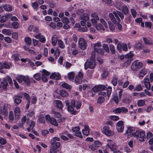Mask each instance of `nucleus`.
<instances>
[{
  "label": "nucleus",
  "mask_w": 153,
  "mask_h": 153,
  "mask_svg": "<svg viewBox=\"0 0 153 153\" xmlns=\"http://www.w3.org/2000/svg\"><path fill=\"white\" fill-rule=\"evenodd\" d=\"M59 94L61 96L63 97H66L68 95V92L64 90L59 91L58 92V94Z\"/></svg>",
  "instance_id": "28"
},
{
  "label": "nucleus",
  "mask_w": 153,
  "mask_h": 153,
  "mask_svg": "<svg viewBox=\"0 0 153 153\" xmlns=\"http://www.w3.org/2000/svg\"><path fill=\"white\" fill-rule=\"evenodd\" d=\"M80 18L82 20L87 21L89 19V15L87 13H84L80 16Z\"/></svg>",
  "instance_id": "29"
},
{
  "label": "nucleus",
  "mask_w": 153,
  "mask_h": 153,
  "mask_svg": "<svg viewBox=\"0 0 153 153\" xmlns=\"http://www.w3.org/2000/svg\"><path fill=\"white\" fill-rule=\"evenodd\" d=\"M107 146L112 151H114L117 148V146L112 140L108 139L107 140Z\"/></svg>",
  "instance_id": "6"
},
{
  "label": "nucleus",
  "mask_w": 153,
  "mask_h": 153,
  "mask_svg": "<svg viewBox=\"0 0 153 153\" xmlns=\"http://www.w3.org/2000/svg\"><path fill=\"white\" fill-rule=\"evenodd\" d=\"M112 91V88L111 86H108L107 91V94L108 98L110 97Z\"/></svg>",
  "instance_id": "53"
},
{
  "label": "nucleus",
  "mask_w": 153,
  "mask_h": 153,
  "mask_svg": "<svg viewBox=\"0 0 153 153\" xmlns=\"http://www.w3.org/2000/svg\"><path fill=\"white\" fill-rule=\"evenodd\" d=\"M57 36L56 35H54L52 38V44L54 46H55L57 43Z\"/></svg>",
  "instance_id": "34"
},
{
  "label": "nucleus",
  "mask_w": 153,
  "mask_h": 153,
  "mask_svg": "<svg viewBox=\"0 0 153 153\" xmlns=\"http://www.w3.org/2000/svg\"><path fill=\"white\" fill-rule=\"evenodd\" d=\"M68 79L71 80L74 79L75 76V74L74 72H71L68 74Z\"/></svg>",
  "instance_id": "40"
},
{
  "label": "nucleus",
  "mask_w": 153,
  "mask_h": 153,
  "mask_svg": "<svg viewBox=\"0 0 153 153\" xmlns=\"http://www.w3.org/2000/svg\"><path fill=\"white\" fill-rule=\"evenodd\" d=\"M143 66V64L141 62H138L137 60H135L132 63L131 69L132 70L135 71L141 68Z\"/></svg>",
  "instance_id": "4"
},
{
  "label": "nucleus",
  "mask_w": 153,
  "mask_h": 153,
  "mask_svg": "<svg viewBox=\"0 0 153 153\" xmlns=\"http://www.w3.org/2000/svg\"><path fill=\"white\" fill-rule=\"evenodd\" d=\"M135 132L133 128L129 127L126 132V134L127 135V137L129 138L133 136L134 137Z\"/></svg>",
  "instance_id": "18"
},
{
  "label": "nucleus",
  "mask_w": 153,
  "mask_h": 153,
  "mask_svg": "<svg viewBox=\"0 0 153 153\" xmlns=\"http://www.w3.org/2000/svg\"><path fill=\"white\" fill-rule=\"evenodd\" d=\"M147 73V70L146 69H143L141 70L139 72V76L140 77L143 78Z\"/></svg>",
  "instance_id": "32"
},
{
  "label": "nucleus",
  "mask_w": 153,
  "mask_h": 153,
  "mask_svg": "<svg viewBox=\"0 0 153 153\" xmlns=\"http://www.w3.org/2000/svg\"><path fill=\"white\" fill-rule=\"evenodd\" d=\"M113 13L117 19L119 21L120 20L119 17H120L121 19H123L124 18L123 15L120 11H114L113 12Z\"/></svg>",
  "instance_id": "20"
},
{
  "label": "nucleus",
  "mask_w": 153,
  "mask_h": 153,
  "mask_svg": "<svg viewBox=\"0 0 153 153\" xmlns=\"http://www.w3.org/2000/svg\"><path fill=\"white\" fill-rule=\"evenodd\" d=\"M51 52L52 54L54 53V55L56 58L59 55L60 51L59 49L58 48L56 49L55 51L54 49L52 48L51 49Z\"/></svg>",
  "instance_id": "27"
},
{
  "label": "nucleus",
  "mask_w": 153,
  "mask_h": 153,
  "mask_svg": "<svg viewBox=\"0 0 153 153\" xmlns=\"http://www.w3.org/2000/svg\"><path fill=\"white\" fill-rule=\"evenodd\" d=\"M24 77V76L21 75H18L16 78L19 83H22L23 81V78Z\"/></svg>",
  "instance_id": "49"
},
{
  "label": "nucleus",
  "mask_w": 153,
  "mask_h": 153,
  "mask_svg": "<svg viewBox=\"0 0 153 153\" xmlns=\"http://www.w3.org/2000/svg\"><path fill=\"white\" fill-rule=\"evenodd\" d=\"M122 10L123 13L125 15H127L128 13V9L126 5H123L122 6Z\"/></svg>",
  "instance_id": "33"
},
{
  "label": "nucleus",
  "mask_w": 153,
  "mask_h": 153,
  "mask_svg": "<svg viewBox=\"0 0 153 153\" xmlns=\"http://www.w3.org/2000/svg\"><path fill=\"white\" fill-rule=\"evenodd\" d=\"M78 44L79 47L83 50L86 48L87 44L85 40L82 38L81 37L79 39Z\"/></svg>",
  "instance_id": "8"
},
{
  "label": "nucleus",
  "mask_w": 153,
  "mask_h": 153,
  "mask_svg": "<svg viewBox=\"0 0 153 153\" xmlns=\"http://www.w3.org/2000/svg\"><path fill=\"white\" fill-rule=\"evenodd\" d=\"M23 81L27 85H29L30 83L29 77L28 76H24Z\"/></svg>",
  "instance_id": "47"
},
{
  "label": "nucleus",
  "mask_w": 153,
  "mask_h": 153,
  "mask_svg": "<svg viewBox=\"0 0 153 153\" xmlns=\"http://www.w3.org/2000/svg\"><path fill=\"white\" fill-rule=\"evenodd\" d=\"M101 131L103 134L108 136H112L114 134V132L111 131L109 126H105L103 127Z\"/></svg>",
  "instance_id": "3"
},
{
  "label": "nucleus",
  "mask_w": 153,
  "mask_h": 153,
  "mask_svg": "<svg viewBox=\"0 0 153 153\" xmlns=\"http://www.w3.org/2000/svg\"><path fill=\"white\" fill-rule=\"evenodd\" d=\"M25 41L26 44L28 46H30L31 43V39L30 37H27L25 38Z\"/></svg>",
  "instance_id": "46"
},
{
  "label": "nucleus",
  "mask_w": 153,
  "mask_h": 153,
  "mask_svg": "<svg viewBox=\"0 0 153 153\" xmlns=\"http://www.w3.org/2000/svg\"><path fill=\"white\" fill-rule=\"evenodd\" d=\"M100 22L102 24L104 27L106 29L108 27V25L105 21V20L102 18H101L100 19Z\"/></svg>",
  "instance_id": "55"
},
{
  "label": "nucleus",
  "mask_w": 153,
  "mask_h": 153,
  "mask_svg": "<svg viewBox=\"0 0 153 153\" xmlns=\"http://www.w3.org/2000/svg\"><path fill=\"white\" fill-rule=\"evenodd\" d=\"M116 128L118 132H122L124 128L123 121L121 120L118 121L116 124Z\"/></svg>",
  "instance_id": "12"
},
{
  "label": "nucleus",
  "mask_w": 153,
  "mask_h": 153,
  "mask_svg": "<svg viewBox=\"0 0 153 153\" xmlns=\"http://www.w3.org/2000/svg\"><path fill=\"white\" fill-rule=\"evenodd\" d=\"M8 105L7 104L0 103V114H5L7 112Z\"/></svg>",
  "instance_id": "13"
},
{
  "label": "nucleus",
  "mask_w": 153,
  "mask_h": 153,
  "mask_svg": "<svg viewBox=\"0 0 153 153\" xmlns=\"http://www.w3.org/2000/svg\"><path fill=\"white\" fill-rule=\"evenodd\" d=\"M35 123L33 121H31L30 122V127L27 128V129L28 131H30L31 130L33 129Z\"/></svg>",
  "instance_id": "57"
},
{
  "label": "nucleus",
  "mask_w": 153,
  "mask_h": 153,
  "mask_svg": "<svg viewBox=\"0 0 153 153\" xmlns=\"http://www.w3.org/2000/svg\"><path fill=\"white\" fill-rule=\"evenodd\" d=\"M4 10L7 12H10L12 10V6L8 4H5L3 6Z\"/></svg>",
  "instance_id": "36"
},
{
  "label": "nucleus",
  "mask_w": 153,
  "mask_h": 153,
  "mask_svg": "<svg viewBox=\"0 0 153 153\" xmlns=\"http://www.w3.org/2000/svg\"><path fill=\"white\" fill-rule=\"evenodd\" d=\"M19 55L17 53H14L12 55L11 58L15 61H18L19 60Z\"/></svg>",
  "instance_id": "39"
},
{
  "label": "nucleus",
  "mask_w": 153,
  "mask_h": 153,
  "mask_svg": "<svg viewBox=\"0 0 153 153\" xmlns=\"http://www.w3.org/2000/svg\"><path fill=\"white\" fill-rule=\"evenodd\" d=\"M101 143L98 140L95 141L93 144L89 146V147L92 150L94 151L96 148H98L102 146Z\"/></svg>",
  "instance_id": "17"
},
{
  "label": "nucleus",
  "mask_w": 153,
  "mask_h": 153,
  "mask_svg": "<svg viewBox=\"0 0 153 153\" xmlns=\"http://www.w3.org/2000/svg\"><path fill=\"white\" fill-rule=\"evenodd\" d=\"M117 78L116 77H114L112 78L111 81V82L113 85L115 86L117 84Z\"/></svg>",
  "instance_id": "56"
},
{
  "label": "nucleus",
  "mask_w": 153,
  "mask_h": 153,
  "mask_svg": "<svg viewBox=\"0 0 153 153\" xmlns=\"http://www.w3.org/2000/svg\"><path fill=\"white\" fill-rule=\"evenodd\" d=\"M11 15V14L9 13L5 15L2 16L1 18V21L3 22H6L10 18Z\"/></svg>",
  "instance_id": "24"
},
{
  "label": "nucleus",
  "mask_w": 153,
  "mask_h": 153,
  "mask_svg": "<svg viewBox=\"0 0 153 153\" xmlns=\"http://www.w3.org/2000/svg\"><path fill=\"white\" fill-rule=\"evenodd\" d=\"M95 65L94 56L93 55L89 60H88L85 63L84 65L85 69L87 70L88 68L93 69L94 68Z\"/></svg>",
  "instance_id": "1"
},
{
  "label": "nucleus",
  "mask_w": 153,
  "mask_h": 153,
  "mask_svg": "<svg viewBox=\"0 0 153 153\" xmlns=\"http://www.w3.org/2000/svg\"><path fill=\"white\" fill-rule=\"evenodd\" d=\"M14 111L15 114V118L16 119H18L21 114V111L20 108L18 107H16Z\"/></svg>",
  "instance_id": "21"
},
{
  "label": "nucleus",
  "mask_w": 153,
  "mask_h": 153,
  "mask_svg": "<svg viewBox=\"0 0 153 153\" xmlns=\"http://www.w3.org/2000/svg\"><path fill=\"white\" fill-rule=\"evenodd\" d=\"M1 88L2 87V88L4 90L7 89L8 84L5 78H3L2 81L1 82Z\"/></svg>",
  "instance_id": "25"
},
{
  "label": "nucleus",
  "mask_w": 153,
  "mask_h": 153,
  "mask_svg": "<svg viewBox=\"0 0 153 153\" xmlns=\"http://www.w3.org/2000/svg\"><path fill=\"white\" fill-rule=\"evenodd\" d=\"M113 99L114 101L117 104L119 102V99L117 94H114L113 96Z\"/></svg>",
  "instance_id": "52"
},
{
  "label": "nucleus",
  "mask_w": 153,
  "mask_h": 153,
  "mask_svg": "<svg viewBox=\"0 0 153 153\" xmlns=\"http://www.w3.org/2000/svg\"><path fill=\"white\" fill-rule=\"evenodd\" d=\"M123 3L120 1H115L114 4V6L119 10L123 6Z\"/></svg>",
  "instance_id": "23"
},
{
  "label": "nucleus",
  "mask_w": 153,
  "mask_h": 153,
  "mask_svg": "<svg viewBox=\"0 0 153 153\" xmlns=\"http://www.w3.org/2000/svg\"><path fill=\"white\" fill-rule=\"evenodd\" d=\"M110 118L112 120L114 121H117L119 119V117L117 116L112 115L111 116Z\"/></svg>",
  "instance_id": "61"
},
{
  "label": "nucleus",
  "mask_w": 153,
  "mask_h": 153,
  "mask_svg": "<svg viewBox=\"0 0 153 153\" xmlns=\"http://www.w3.org/2000/svg\"><path fill=\"white\" fill-rule=\"evenodd\" d=\"M127 108L125 107H119L114 109L113 111L115 114H118L120 113H126L128 111Z\"/></svg>",
  "instance_id": "15"
},
{
  "label": "nucleus",
  "mask_w": 153,
  "mask_h": 153,
  "mask_svg": "<svg viewBox=\"0 0 153 153\" xmlns=\"http://www.w3.org/2000/svg\"><path fill=\"white\" fill-rule=\"evenodd\" d=\"M57 148L56 147L52 146L51 148L50 149V153H56L57 152Z\"/></svg>",
  "instance_id": "62"
},
{
  "label": "nucleus",
  "mask_w": 153,
  "mask_h": 153,
  "mask_svg": "<svg viewBox=\"0 0 153 153\" xmlns=\"http://www.w3.org/2000/svg\"><path fill=\"white\" fill-rule=\"evenodd\" d=\"M79 125L84 127V128L82 130V134L86 136H88L89 134L90 130L88 126L85 124H83L82 123H80Z\"/></svg>",
  "instance_id": "14"
},
{
  "label": "nucleus",
  "mask_w": 153,
  "mask_h": 153,
  "mask_svg": "<svg viewBox=\"0 0 153 153\" xmlns=\"http://www.w3.org/2000/svg\"><path fill=\"white\" fill-rule=\"evenodd\" d=\"M143 39L145 43L148 44H151L153 43L152 41L149 38L143 37Z\"/></svg>",
  "instance_id": "44"
},
{
  "label": "nucleus",
  "mask_w": 153,
  "mask_h": 153,
  "mask_svg": "<svg viewBox=\"0 0 153 153\" xmlns=\"http://www.w3.org/2000/svg\"><path fill=\"white\" fill-rule=\"evenodd\" d=\"M50 77L52 79L58 80L60 79L61 76L59 73L54 72L51 75Z\"/></svg>",
  "instance_id": "22"
},
{
  "label": "nucleus",
  "mask_w": 153,
  "mask_h": 153,
  "mask_svg": "<svg viewBox=\"0 0 153 153\" xmlns=\"http://www.w3.org/2000/svg\"><path fill=\"white\" fill-rule=\"evenodd\" d=\"M109 16L113 23H115L116 22V19L112 13H110L109 14Z\"/></svg>",
  "instance_id": "59"
},
{
  "label": "nucleus",
  "mask_w": 153,
  "mask_h": 153,
  "mask_svg": "<svg viewBox=\"0 0 153 153\" xmlns=\"http://www.w3.org/2000/svg\"><path fill=\"white\" fill-rule=\"evenodd\" d=\"M66 105L67 107V110L68 112H70L71 114H76L77 111L74 110V108L72 106V105L70 104V102H69L68 100H66L65 101Z\"/></svg>",
  "instance_id": "10"
},
{
  "label": "nucleus",
  "mask_w": 153,
  "mask_h": 153,
  "mask_svg": "<svg viewBox=\"0 0 153 153\" xmlns=\"http://www.w3.org/2000/svg\"><path fill=\"white\" fill-rule=\"evenodd\" d=\"M41 74L39 73H36L33 75L34 78L37 80H39L41 79Z\"/></svg>",
  "instance_id": "51"
},
{
  "label": "nucleus",
  "mask_w": 153,
  "mask_h": 153,
  "mask_svg": "<svg viewBox=\"0 0 153 153\" xmlns=\"http://www.w3.org/2000/svg\"><path fill=\"white\" fill-rule=\"evenodd\" d=\"M94 51L98 53L102 54L103 53V51L101 48V44L100 42L94 44Z\"/></svg>",
  "instance_id": "7"
},
{
  "label": "nucleus",
  "mask_w": 153,
  "mask_h": 153,
  "mask_svg": "<svg viewBox=\"0 0 153 153\" xmlns=\"http://www.w3.org/2000/svg\"><path fill=\"white\" fill-rule=\"evenodd\" d=\"M144 83L145 87L148 89H149L151 88V85L149 82L148 78L145 77L143 81Z\"/></svg>",
  "instance_id": "26"
},
{
  "label": "nucleus",
  "mask_w": 153,
  "mask_h": 153,
  "mask_svg": "<svg viewBox=\"0 0 153 153\" xmlns=\"http://www.w3.org/2000/svg\"><path fill=\"white\" fill-rule=\"evenodd\" d=\"M145 104V101L142 100H139L137 102V104L139 106H141L144 105Z\"/></svg>",
  "instance_id": "54"
},
{
  "label": "nucleus",
  "mask_w": 153,
  "mask_h": 153,
  "mask_svg": "<svg viewBox=\"0 0 153 153\" xmlns=\"http://www.w3.org/2000/svg\"><path fill=\"white\" fill-rule=\"evenodd\" d=\"M58 45L61 49H64L65 47L63 42L61 39L58 40Z\"/></svg>",
  "instance_id": "42"
},
{
  "label": "nucleus",
  "mask_w": 153,
  "mask_h": 153,
  "mask_svg": "<svg viewBox=\"0 0 153 153\" xmlns=\"http://www.w3.org/2000/svg\"><path fill=\"white\" fill-rule=\"evenodd\" d=\"M102 47L106 52L107 53L109 52V51L108 45L106 44H104L102 45Z\"/></svg>",
  "instance_id": "64"
},
{
  "label": "nucleus",
  "mask_w": 153,
  "mask_h": 153,
  "mask_svg": "<svg viewBox=\"0 0 153 153\" xmlns=\"http://www.w3.org/2000/svg\"><path fill=\"white\" fill-rule=\"evenodd\" d=\"M21 61L23 62H28V63L32 66H33L34 65V63L31 62L28 58H22L21 59Z\"/></svg>",
  "instance_id": "31"
},
{
  "label": "nucleus",
  "mask_w": 153,
  "mask_h": 153,
  "mask_svg": "<svg viewBox=\"0 0 153 153\" xmlns=\"http://www.w3.org/2000/svg\"><path fill=\"white\" fill-rule=\"evenodd\" d=\"M95 27L98 30H105V27H104L103 25L101 23L95 24Z\"/></svg>",
  "instance_id": "30"
},
{
  "label": "nucleus",
  "mask_w": 153,
  "mask_h": 153,
  "mask_svg": "<svg viewBox=\"0 0 153 153\" xmlns=\"http://www.w3.org/2000/svg\"><path fill=\"white\" fill-rule=\"evenodd\" d=\"M98 86L100 91H101L104 90L105 88H106L107 85H98Z\"/></svg>",
  "instance_id": "58"
},
{
  "label": "nucleus",
  "mask_w": 153,
  "mask_h": 153,
  "mask_svg": "<svg viewBox=\"0 0 153 153\" xmlns=\"http://www.w3.org/2000/svg\"><path fill=\"white\" fill-rule=\"evenodd\" d=\"M60 84L62 87L67 89H70L71 88V85L65 82H62L60 83Z\"/></svg>",
  "instance_id": "38"
},
{
  "label": "nucleus",
  "mask_w": 153,
  "mask_h": 153,
  "mask_svg": "<svg viewBox=\"0 0 153 153\" xmlns=\"http://www.w3.org/2000/svg\"><path fill=\"white\" fill-rule=\"evenodd\" d=\"M91 21L93 24H95L97 22V21L99 20V18L96 12L92 13L91 15Z\"/></svg>",
  "instance_id": "16"
},
{
  "label": "nucleus",
  "mask_w": 153,
  "mask_h": 153,
  "mask_svg": "<svg viewBox=\"0 0 153 153\" xmlns=\"http://www.w3.org/2000/svg\"><path fill=\"white\" fill-rule=\"evenodd\" d=\"M70 104L72 105L74 107H76L78 110L81 107V104L80 102L78 101H75L74 100H72L70 102Z\"/></svg>",
  "instance_id": "19"
},
{
  "label": "nucleus",
  "mask_w": 153,
  "mask_h": 153,
  "mask_svg": "<svg viewBox=\"0 0 153 153\" xmlns=\"http://www.w3.org/2000/svg\"><path fill=\"white\" fill-rule=\"evenodd\" d=\"M21 98V97H20L19 96H15L14 99V103L17 105L19 104L22 101Z\"/></svg>",
  "instance_id": "37"
},
{
  "label": "nucleus",
  "mask_w": 153,
  "mask_h": 153,
  "mask_svg": "<svg viewBox=\"0 0 153 153\" xmlns=\"http://www.w3.org/2000/svg\"><path fill=\"white\" fill-rule=\"evenodd\" d=\"M99 96L97 100V103L99 104H101L105 101V97L106 96L105 92H102L100 93Z\"/></svg>",
  "instance_id": "9"
},
{
  "label": "nucleus",
  "mask_w": 153,
  "mask_h": 153,
  "mask_svg": "<svg viewBox=\"0 0 153 153\" xmlns=\"http://www.w3.org/2000/svg\"><path fill=\"white\" fill-rule=\"evenodd\" d=\"M134 47L137 49L140 50L143 48V46L141 43L138 42L136 43L134 45Z\"/></svg>",
  "instance_id": "45"
},
{
  "label": "nucleus",
  "mask_w": 153,
  "mask_h": 153,
  "mask_svg": "<svg viewBox=\"0 0 153 153\" xmlns=\"http://www.w3.org/2000/svg\"><path fill=\"white\" fill-rule=\"evenodd\" d=\"M51 113L56 117L58 119L57 120L58 122L61 123L65 120V118L61 116L59 113L55 111H53Z\"/></svg>",
  "instance_id": "11"
},
{
  "label": "nucleus",
  "mask_w": 153,
  "mask_h": 153,
  "mask_svg": "<svg viewBox=\"0 0 153 153\" xmlns=\"http://www.w3.org/2000/svg\"><path fill=\"white\" fill-rule=\"evenodd\" d=\"M59 140V138L57 137H54L52 138L50 142L52 146L56 147V148L59 147L61 145L60 143L58 142Z\"/></svg>",
  "instance_id": "5"
},
{
  "label": "nucleus",
  "mask_w": 153,
  "mask_h": 153,
  "mask_svg": "<svg viewBox=\"0 0 153 153\" xmlns=\"http://www.w3.org/2000/svg\"><path fill=\"white\" fill-rule=\"evenodd\" d=\"M2 32L5 35L10 36L11 34V31L9 29H4L2 30Z\"/></svg>",
  "instance_id": "43"
},
{
  "label": "nucleus",
  "mask_w": 153,
  "mask_h": 153,
  "mask_svg": "<svg viewBox=\"0 0 153 153\" xmlns=\"http://www.w3.org/2000/svg\"><path fill=\"white\" fill-rule=\"evenodd\" d=\"M134 56V54L131 52L126 54L125 56V58L126 59H130L132 57Z\"/></svg>",
  "instance_id": "60"
},
{
  "label": "nucleus",
  "mask_w": 153,
  "mask_h": 153,
  "mask_svg": "<svg viewBox=\"0 0 153 153\" xmlns=\"http://www.w3.org/2000/svg\"><path fill=\"white\" fill-rule=\"evenodd\" d=\"M26 119V117L25 116L23 117L21 120V123L19 125V126L21 127H23L25 124Z\"/></svg>",
  "instance_id": "48"
},
{
  "label": "nucleus",
  "mask_w": 153,
  "mask_h": 153,
  "mask_svg": "<svg viewBox=\"0 0 153 153\" xmlns=\"http://www.w3.org/2000/svg\"><path fill=\"white\" fill-rule=\"evenodd\" d=\"M9 119L10 120L13 121L14 119L16 120L17 119H16L15 118V114L14 115L13 112L12 111H10L9 112Z\"/></svg>",
  "instance_id": "41"
},
{
  "label": "nucleus",
  "mask_w": 153,
  "mask_h": 153,
  "mask_svg": "<svg viewBox=\"0 0 153 153\" xmlns=\"http://www.w3.org/2000/svg\"><path fill=\"white\" fill-rule=\"evenodd\" d=\"M49 123H51L52 125L55 126H57L58 125V124L56 120L54 118L51 119Z\"/></svg>",
  "instance_id": "63"
},
{
  "label": "nucleus",
  "mask_w": 153,
  "mask_h": 153,
  "mask_svg": "<svg viewBox=\"0 0 153 153\" xmlns=\"http://www.w3.org/2000/svg\"><path fill=\"white\" fill-rule=\"evenodd\" d=\"M134 137L138 139L141 142L145 141L144 139L146 138L145 132L144 131H136L134 135Z\"/></svg>",
  "instance_id": "2"
},
{
  "label": "nucleus",
  "mask_w": 153,
  "mask_h": 153,
  "mask_svg": "<svg viewBox=\"0 0 153 153\" xmlns=\"http://www.w3.org/2000/svg\"><path fill=\"white\" fill-rule=\"evenodd\" d=\"M82 79L78 77V76H76L74 79L75 83L76 84L80 83L82 82Z\"/></svg>",
  "instance_id": "50"
},
{
  "label": "nucleus",
  "mask_w": 153,
  "mask_h": 153,
  "mask_svg": "<svg viewBox=\"0 0 153 153\" xmlns=\"http://www.w3.org/2000/svg\"><path fill=\"white\" fill-rule=\"evenodd\" d=\"M57 107L59 109H62L63 107V105L62 102L59 100H56L55 101Z\"/></svg>",
  "instance_id": "35"
}]
</instances>
